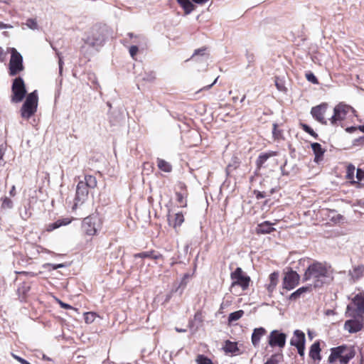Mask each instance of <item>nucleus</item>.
Masks as SVG:
<instances>
[{
    "label": "nucleus",
    "mask_w": 364,
    "mask_h": 364,
    "mask_svg": "<svg viewBox=\"0 0 364 364\" xmlns=\"http://www.w3.org/2000/svg\"><path fill=\"white\" fill-rule=\"evenodd\" d=\"M352 306L355 308L357 314L364 313V296L356 295L353 299Z\"/></svg>",
    "instance_id": "17"
},
{
    "label": "nucleus",
    "mask_w": 364,
    "mask_h": 364,
    "mask_svg": "<svg viewBox=\"0 0 364 364\" xmlns=\"http://www.w3.org/2000/svg\"><path fill=\"white\" fill-rule=\"evenodd\" d=\"M138 50H139V49L136 46H132L129 48V54L133 59H134V57L136 55Z\"/></svg>",
    "instance_id": "44"
},
{
    "label": "nucleus",
    "mask_w": 364,
    "mask_h": 364,
    "mask_svg": "<svg viewBox=\"0 0 364 364\" xmlns=\"http://www.w3.org/2000/svg\"><path fill=\"white\" fill-rule=\"evenodd\" d=\"M178 4L184 9L186 14H189L191 11L195 9L194 4L190 0H177ZM193 3L197 4H205L209 0H191Z\"/></svg>",
    "instance_id": "15"
},
{
    "label": "nucleus",
    "mask_w": 364,
    "mask_h": 364,
    "mask_svg": "<svg viewBox=\"0 0 364 364\" xmlns=\"http://www.w3.org/2000/svg\"><path fill=\"white\" fill-rule=\"evenodd\" d=\"M21 364H31L29 362H28L26 360L23 359V360H21Z\"/></svg>",
    "instance_id": "58"
},
{
    "label": "nucleus",
    "mask_w": 364,
    "mask_h": 364,
    "mask_svg": "<svg viewBox=\"0 0 364 364\" xmlns=\"http://www.w3.org/2000/svg\"><path fill=\"white\" fill-rule=\"evenodd\" d=\"M177 201L180 203L182 207L186 206V201L184 200L183 196L180 193H176Z\"/></svg>",
    "instance_id": "41"
},
{
    "label": "nucleus",
    "mask_w": 364,
    "mask_h": 364,
    "mask_svg": "<svg viewBox=\"0 0 364 364\" xmlns=\"http://www.w3.org/2000/svg\"><path fill=\"white\" fill-rule=\"evenodd\" d=\"M352 107L343 102L337 105L333 109V114L328 119L332 125H336L338 122L343 121Z\"/></svg>",
    "instance_id": "8"
},
{
    "label": "nucleus",
    "mask_w": 364,
    "mask_h": 364,
    "mask_svg": "<svg viewBox=\"0 0 364 364\" xmlns=\"http://www.w3.org/2000/svg\"><path fill=\"white\" fill-rule=\"evenodd\" d=\"M272 133H273V135L274 136V137L278 138L279 136V134L277 132V124H273Z\"/></svg>",
    "instance_id": "51"
},
{
    "label": "nucleus",
    "mask_w": 364,
    "mask_h": 364,
    "mask_svg": "<svg viewBox=\"0 0 364 364\" xmlns=\"http://www.w3.org/2000/svg\"><path fill=\"white\" fill-rule=\"evenodd\" d=\"M11 91L12 96L11 100L12 102L18 103L23 100L26 94V89L21 77H17L14 80Z\"/></svg>",
    "instance_id": "6"
},
{
    "label": "nucleus",
    "mask_w": 364,
    "mask_h": 364,
    "mask_svg": "<svg viewBox=\"0 0 364 364\" xmlns=\"http://www.w3.org/2000/svg\"><path fill=\"white\" fill-rule=\"evenodd\" d=\"M355 355V350L353 347H348L346 345L332 348L331 349V355L328 361L333 363L336 360L339 359L341 364H347Z\"/></svg>",
    "instance_id": "2"
},
{
    "label": "nucleus",
    "mask_w": 364,
    "mask_h": 364,
    "mask_svg": "<svg viewBox=\"0 0 364 364\" xmlns=\"http://www.w3.org/2000/svg\"><path fill=\"white\" fill-rule=\"evenodd\" d=\"M225 350L226 352L229 353H235L239 349L237 348V343L235 342H231L230 341H227L225 346Z\"/></svg>",
    "instance_id": "32"
},
{
    "label": "nucleus",
    "mask_w": 364,
    "mask_h": 364,
    "mask_svg": "<svg viewBox=\"0 0 364 364\" xmlns=\"http://www.w3.org/2000/svg\"><path fill=\"white\" fill-rule=\"evenodd\" d=\"M14 208V202L9 198L5 196L1 198V208L3 210H9Z\"/></svg>",
    "instance_id": "30"
},
{
    "label": "nucleus",
    "mask_w": 364,
    "mask_h": 364,
    "mask_svg": "<svg viewBox=\"0 0 364 364\" xmlns=\"http://www.w3.org/2000/svg\"><path fill=\"white\" fill-rule=\"evenodd\" d=\"M13 26L10 24H6L3 22H0V29L12 28Z\"/></svg>",
    "instance_id": "50"
},
{
    "label": "nucleus",
    "mask_w": 364,
    "mask_h": 364,
    "mask_svg": "<svg viewBox=\"0 0 364 364\" xmlns=\"http://www.w3.org/2000/svg\"><path fill=\"white\" fill-rule=\"evenodd\" d=\"M300 356L304 355L305 344L296 347Z\"/></svg>",
    "instance_id": "45"
},
{
    "label": "nucleus",
    "mask_w": 364,
    "mask_h": 364,
    "mask_svg": "<svg viewBox=\"0 0 364 364\" xmlns=\"http://www.w3.org/2000/svg\"><path fill=\"white\" fill-rule=\"evenodd\" d=\"M19 211L21 218L24 220H28L31 215L29 204L24 205Z\"/></svg>",
    "instance_id": "31"
},
{
    "label": "nucleus",
    "mask_w": 364,
    "mask_h": 364,
    "mask_svg": "<svg viewBox=\"0 0 364 364\" xmlns=\"http://www.w3.org/2000/svg\"><path fill=\"white\" fill-rule=\"evenodd\" d=\"M151 251L142 252L134 255L135 257L140 258H150L151 257Z\"/></svg>",
    "instance_id": "43"
},
{
    "label": "nucleus",
    "mask_w": 364,
    "mask_h": 364,
    "mask_svg": "<svg viewBox=\"0 0 364 364\" xmlns=\"http://www.w3.org/2000/svg\"><path fill=\"white\" fill-rule=\"evenodd\" d=\"M272 224L269 221H264L257 225L256 232L257 234H268L275 229L272 226Z\"/></svg>",
    "instance_id": "19"
},
{
    "label": "nucleus",
    "mask_w": 364,
    "mask_h": 364,
    "mask_svg": "<svg viewBox=\"0 0 364 364\" xmlns=\"http://www.w3.org/2000/svg\"><path fill=\"white\" fill-rule=\"evenodd\" d=\"M267 331L263 327L255 328L252 334V343L255 347L258 346L261 338L266 333Z\"/></svg>",
    "instance_id": "18"
},
{
    "label": "nucleus",
    "mask_w": 364,
    "mask_h": 364,
    "mask_svg": "<svg viewBox=\"0 0 364 364\" xmlns=\"http://www.w3.org/2000/svg\"><path fill=\"white\" fill-rule=\"evenodd\" d=\"M58 302L60 304V306L62 308H63V309H73V308L70 305H69L68 304H65V303L61 301L60 300H58Z\"/></svg>",
    "instance_id": "46"
},
{
    "label": "nucleus",
    "mask_w": 364,
    "mask_h": 364,
    "mask_svg": "<svg viewBox=\"0 0 364 364\" xmlns=\"http://www.w3.org/2000/svg\"><path fill=\"white\" fill-rule=\"evenodd\" d=\"M105 42V36L102 31L92 28L90 35L84 40V45L81 47L82 51H83L87 46L98 50L99 47H101Z\"/></svg>",
    "instance_id": "5"
},
{
    "label": "nucleus",
    "mask_w": 364,
    "mask_h": 364,
    "mask_svg": "<svg viewBox=\"0 0 364 364\" xmlns=\"http://www.w3.org/2000/svg\"><path fill=\"white\" fill-rule=\"evenodd\" d=\"M231 279L233 280L231 287L240 286L243 290L249 287L250 278L244 274L242 269L240 267L236 269L231 274Z\"/></svg>",
    "instance_id": "10"
},
{
    "label": "nucleus",
    "mask_w": 364,
    "mask_h": 364,
    "mask_svg": "<svg viewBox=\"0 0 364 364\" xmlns=\"http://www.w3.org/2000/svg\"><path fill=\"white\" fill-rule=\"evenodd\" d=\"M333 279L330 267L320 262H314L308 267L304 272L303 281H310L309 284L314 288L321 287Z\"/></svg>",
    "instance_id": "1"
},
{
    "label": "nucleus",
    "mask_w": 364,
    "mask_h": 364,
    "mask_svg": "<svg viewBox=\"0 0 364 364\" xmlns=\"http://www.w3.org/2000/svg\"><path fill=\"white\" fill-rule=\"evenodd\" d=\"M128 35H129L131 38H132V37H133V33H129Z\"/></svg>",
    "instance_id": "61"
},
{
    "label": "nucleus",
    "mask_w": 364,
    "mask_h": 364,
    "mask_svg": "<svg viewBox=\"0 0 364 364\" xmlns=\"http://www.w3.org/2000/svg\"><path fill=\"white\" fill-rule=\"evenodd\" d=\"M287 336L277 330L272 331L269 336V345L272 347L283 348L286 343Z\"/></svg>",
    "instance_id": "11"
},
{
    "label": "nucleus",
    "mask_w": 364,
    "mask_h": 364,
    "mask_svg": "<svg viewBox=\"0 0 364 364\" xmlns=\"http://www.w3.org/2000/svg\"><path fill=\"white\" fill-rule=\"evenodd\" d=\"M237 100H238V97H232V100H233V102H236Z\"/></svg>",
    "instance_id": "60"
},
{
    "label": "nucleus",
    "mask_w": 364,
    "mask_h": 364,
    "mask_svg": "<svg viewBox=\"0 0 364 364\" xmlns=\"http://www.w3.org/2000/svg\"><path fill=\"white\" fill-rule=\"evenodd\" d=\"M311 148L315 154L314 161L318 163L323 159L324 150L322 149L321 144L318 143L311 144Z\"/></svg>",
    "instance_id": "21"
},
{
    "label": "nucleus",
    "mask_w": 364,
    "mask_h": 364,
    "mask_svg": "<svg viewBox=\"0 0 364 364\" xmlns=\"http://www.w3.org/2000/svg\"><path fill=\"white\" fill-rule=\"evenodd\" d=\"M245 97H246V96H245V95H244L242 96V97L241 98V100H240V102H244V100H245Z\"/></svg>",
    "instance_id": "59"
},
{
    "label": "nucleus",
    "mask_w": 364,
    "mask_h": 364,
    "mask_svg": "<svg viewBox=\"0 0 364 364\" xmlns=\"http://www.w3.org/2000/svg\"><path fill=\"white\" fill-rule=\"evenodd\" d=\"M279 279V274L277 272H273L269 275V284L267 286L269 292H272L275 289Z\"/></svg>",
    "instance_id": "27"
},
{
    "label": "nucleus",
    "mask_w": 364,
    "mask_h": 364,
    "mask_svg": "<svg viewBox=\"0 0 364 364\" xmlns=\"http://www.w3.org/2000/svg\"><path fill=\"white\" fill-rule=\"evenodd\" d=\"M357 178L358 180H362L364 178V171L360 168L357 170Z\"/></svg>",
    "instance_id": "49"
},
{
    "label": "nucleus",
    "mask_w": 364,
    "mask_h": 364,
    "mask_svg": "<svg viewBox=\"0 0 364 364\" xmlns=\"http://www.w3.org/2000/svg\"><path fill=\"white\" fill-rule=\"evenodd\" d=\"M218 77H216V78L215 79V80L213 81V83H211L210 85H207V86H204L203 87H202L201 89H200V90H198V92L202 91V90H208L210 89V88L213 87V85H215V84L216 83V82H217V80H218Z\"/></svg>",
    "instance_id": "48"
},
{
    "label": "nucleus",
    "mask_w": 364,
    "mask_h": 364,
    "mask_svg": "<svg viewBox=\"0 0 364 364\" xmlns=\"http://www.w3.org/2000/svg\"><path fill=\"white\" fill-rule=\"evenodd\" d=\"M350 171H352V168H350V166H348V172H350Z\"/></svg>",
    "instance_id": "63"
},
{
    "label": "nucleus",
    "mask_w": 364,
    "mask_h": 364,
    "mask_svg": "<svg viewBox=\"0 0 364 364\" xmlns=\"http://www.w3.org/2000/svg\"><path fill=\"white\" fill-rule=\"evenodd\" d=\"M364 267L363 266H357L352 271H349V276L353 281L358 280L363 275Z\"/></svg>",
    "instance_id": "25"
},
{
    "label": "nucleus",
    "mask_w": 364,
    "mask_h": 364,
    "mask_svg": "<svg viewBox=\"0 0 364 364\" xmlns=\"http://www.w3.org/2000/svg\"><path fill=\"white\" fill-rule=\"evenodd\" d=\"M299 280V275L296 272L290 271L287 272L284 278V288L288 290L292 289L298 284Z\"/></svg>",
    "instance_id": "14"
},
{
    "label": "nucleus",
    "mask_w": 364,
    "mask_h": 364,
    "mask_svg": "<svg viewBox=\"0 0 364 364\" xmlns=\"http://www.w3.org/2000/svg\"><path fill=\"white\" fill-rule=\"evenodd\" d=\"M255 193L256 195V198L257 199H261V198H264L267 196L266 193L264 192H261V191H255Z\"/></svg>",
    "instance_id": "47"
},
{
    "label": "nucleus",
    "mask_w": 364,
    "mask_h": 364,
    "mask_svg": "<svg viewBox=\"0 0 364 364\" xmlns=\"http://www.w3.org/2000/svg\"><path fill=\"white\" fill-rule=\"evenodd\" d=\"M306 77L308 80V81H309V82H312L314 84H318V83L316 77L312 73H306Z\"/></svg>",
    "instance_id": "39"
},
{
    "label": "nucleus",
    "mask_w": 364,
    "mask_h": 364,
    "mask_svg": "<svg viewBox=\"0 0 364 364\" xmlns=\"http://www.w3.org/2000/svg\"><path fill=\"white\" fill-rule=\"evenodd\" d=\"M320 352H321L320 343L318 341H316V342L314 343L310 348L309 356L314 360H316V359L320 360L321 359Z\"/></svg>",
    "instance_id": "23"
},
{
    "label": "nucleus",
    "mask_w": 364,
    "mask_h": 364,
    "mask_svg": "<svg viewBox=\"0 0 364 364\" xmlns=\"http://www.w3.org/2000/svg\"><path fill=\"white\" fill-rule=\"evenodd\" d=\"M26 25L28 28L32 30H37L38 28L37 21L35 18L27 19Z\"/></svg>",
    "instance_id": "35"
},
{
    "label": "nucleus",
    "mask_w": 364,
    "mask_h": 364,
    "mask_svg": "<svg viewBox=\"0 0 364 364\" xmlns=\"http://www.w3.org/2000/svg\"><path fill=\"white\" fill-rule=\"evenodd\" d=\"M274 156H276V152L261 154L257 159V166L260 168L269 157Z\"/></svg>",
    "instance_id": "26"
},
{
    "label": "nucleus",
    "mask_w": 364,
    "mask_h": 364,
    "mask_svg": "<svg viewBox=\"0 0 364 364\" xmlns=\"http://www.w3.org/2000/svg\"><path fill=\"white\" fill-rule=\"evenodd\" d=\"M196 362L198 364H212V361L208 358L205 357L203 355H198L196 358Z\"/></svg>",
    "instance_id": "36"
},
{
    "label": "nucleus",
    "mask_w": 364,
    "mask_h": 364,
    "mask_svg": "<svg viewBox=\"0 0 364 364\" xmlns=\"http://www.w3.org/2000/svg\"><path fill=\"white\" fill-rule=\"evenodd\" d=\"M308 334H309V336H311V332H310V331H309Z\"/></svg>",
    "instance_id": "64"
},
{
    "label": "nucleus",
    "mask_w": 364,
    "mask_h": 364,
    "mask_svg": "<svg viewBox=\"0 0 364 364\" xmlns=\"http://www.w3.org/2000/svg\"><path fill=\"white\" fill-rule=\"evenodd\" d=\"M350 171H352V168H350V166H348V172H350Z\"/></svg>",
    "instance_id": "62"
},
{
    "label": "nucleus",
    "mask_w": 364,
    "mask_h": 364,
    "mask_svg": "<svg viewBox=\"0 0 364 364\" xmlns=\"http://www.w3.org/2000/svg\"><path fill=\"white\" fill-rule=\"evenodd\" d=\"M62 67H63V61L61 59L59 60V68H60V72L62 71Z\"/></svg>",
    "instance_id": "57"
},
{
    "label": "nucleus",
    "mask_w": 364,
    "mask_h": 364,
    "mask_svg": "<svg viewBox=\"0 0 364 364\" xmlns=\"http://www.w3.org/2000/svg\"><path fill=\"white\" fill-rule=\"evenodd\" d=\"M13 357H14V358L17 361H18L20 363H21V360H23V358H21V357H19V356H18V355H14V354H13Z\"/></svg>",
    "instance_id": "54"
},
{
    "label": "nucleus",
    "mask_w": 364,
    "mask_h": 364,
    "mask_svg": "<svg viewBox=\"0 0 364 364\" xmlns=\"http://www.w3.org/2000/svg\"><path fill=\"white\" fill-rule=\"evenodd\" d=\"M150 254H151L150 258L153 259L156 261L163 259V258H164L163 255L161 254H160L159 252L154 251V250H151Z\"/></svg>",
    "instance_id": "38"
},
{
    "label": "nucleus",
    "mask_w": 364,
    "mask_h": 364,
    "mask_svg": "<svg viewBox=\"0 0 364 364\" xmlns=\"http://www.w3.org/2000/svg\"><path fill=\"white\" fill-rule=\"evenodd\" d=\"M328 109L327 103H322L311 108V114L313 117L323 124H327L325 114Z\"/></svg>",
    "instance_id": "12"
},
{
    "label": "nucleus",
    "mask_w": 364,
    "mask_h": 364,
    "mask_svg": "<svg viewBox=\"0 0 364 364\" xmlns=\"http://www.w3.org/2000/svg\"><path fill=\"white\" fill-rule=\"evenodd\" d=\"M277 355H272L265 363L264 364H279V361L277 359Z\"/></svg>",
    "instance_id": "42"
},
{
    "label": "nucleus",
    "mask_w": 364,
    "mask_h": 364,
    "mask_svg": "<svg viewBox=\"0 0 364 364\" xmlns=\"http://www.w3.org/2000/svg\"><path fill=\"white\" fill-rule=\"evenodd\" d=\"M305 334L300 330L294 332V337L290 341L291 346L297 347L305 344Z\"/></svg>",
    "instance_id": "16"
},
{
    "label": "nucleus",
    "mask_w": 364,
    "mask_h": 364,
    "mask_svg": "<svg viewBox=\"0 0 364 364\" xmlns=\"http://www.w3.org/2000/svg\"><path fill=\"white\" fill-rule=\"evenodd\" d=\"M38 96L37 90L29 93L24 101L21 109V116L25 119H30L37 112Z\"/></svg>",
    "instance_id": "4"
},
{
    "label": "nucleus",
    "mask_w": 364,
    "mask_h": 364,
    "mask_svg": "<svg viewBox=\"0 0 364 364\" xmlns=\"http://www.w3.org/2000/svg\"><path fill=\"white\" fill-rule=\"evenodd\" d=\"M348 316L353 318L348 320L345 322L344 328L349 333H357L362 330L364 326L363 317L360 314H357L355 308L351 304H348L346 309Z\"/></svg>",
    "instance_id": "3"
},
{
    "label": "nucleus",
    "mask_w": 364,
    "mask_h": 364,
    "mask_svg": "<svg viewBox=\"0 0 364 364\" xmlns=\"http://www.w3.org/2000/svg\"><path fill=\"white\" fill-rule=\"evenodd\" d=\"M88 196V188L82 183V181L78 182L76 188L75 203L74 206H77L78 203L82 204Z\"/></svg>",
    "instance_id": "13"
},
{
    "label": "nucleus",
    "mask_w": 364,
    "mask_h": 364,
    "mask_svg": "<svg viewBox=\"0 0 364 364\" xmlns=\"http://www.w3.org/2000/svg\"><path fill=\"white\" fill-rule=\"evenodd\" d=\"M301 127H302V129H304V131L309 133L312 136H314V137L317 136V134H316V132L309 125L302 124Z\"/></svg>",
    "instance_id": "37"
},
{
    "label": "nucleus",
    "mask_w": 364,
    "mask_h": 364,
    "mask_svg": "<svg viewBox=\"0 0 364 364\" xmlns=\"http://www.w3.org/2000/svg\"><path fill=\"white\" fill-rule=\"evenodd\" d=\"M9 195L11 197H14L16 196V188L15 186H13L9 191Z\"/></svg>",
    "instance_id": "52"
},
{
    "label": "nucleus",
    "mask_w": 364,
    "mask_h": 364,
    "mask_svg": "<svg viewBox=\"0 0 364 364\" xmlns=\"http://www.w3.org/2000/svg\"><path fill=\"white\" fill-rule=\"evenodd\" d=\"M184 221L183 215L181 213H177L174 215V223L173 227L176 228L177 226L181 225V224Z\"/></svg>",
    "instance_id": "34"
},
{
    "label": "nucleus",
    "mask_w": 364,
    "mask_h": 364,
    "mask_svg": "<svg viewBox=\"0 0 364 364\" xmlns=\"http://www.w3.org/2000/svg\"><path fill=\"white\" fill-rule=\"evenodd\" d=\"M244 314V311L242 310H239L235 312L230 314L228 320L229 321H235L240 319Z\"/></svg>",
    "instance_id": "33"
},
{
    "label": "nucleus",
    "mask_w": 364,
    "mask_h": 364,
    "mask_svg": "<svg viewBox=\"0 0 364 364\" xmlns=\"http://www.w3.org/2000/svg\"><path fill=\"white\" fill-rule=\"evenodd\" d=\"M70 222H71V220L68 218L59 219V220H56L55 222L48 225V226L46 228V230L48 232L53 231L61 226L67 225L70 224Z\"/></svg>",
    "instance_id": "20"
},
{
    "label": "nucleus",
    "mask_w": 364,
    "mask_h": 364,
    "mask_svg": "<svg viewBox=\"0 0 364 364\" xmlns=\"http://www.w3.org/2000/svg\"><path fill=\"white\" fill-rule=\"evenodd\" d=\"M82 183L88 188H94L97 186V180L95 177L87 175L85 176V181H82Z\"/></svg>",
    "instance_id": "29"
},
{
    "label": "nucleus",
    "mask_w": 364,
    "mask_h": 364,
    "mask_svg": "<svg viewBox=\"0 0 364 364\" xmlns=\"http://www.w3.org/2000/svg\"><path fill=\"white\" fill-rule=\"evenodd\" d=\"M176 331L177 332H179V333H181V332H186V329L178 328H176Z\"/></svg>",
    "instance_id": "56"
},
{
    "label": "nucleus",
    "mask_w": 364,
    "mask_h": 364,
    "mask_svg": "<svg viewBox=\"0 0 364 364\" xmlns=\"http://www.w3.org/2000/svg\"><path fill=\"white\" fill-rule=\"evenodd\" d=\"M100 227V219L97 215H92L84 218L82 228L83 231L88 235H95Z\"/></svg>",
    "instance_id": "9"
},
{
    "label": "nucleus",
    "mask_w": 364,
    "mask_h": 364,
    "mask_svg": "<svg viewBox=\"0 0 364 364\" xmlns=\"http://www.w3.org/2000/svg\"><path fill=\"white\" fill-rule=\"evenodd\" d=\"M205 50L206 48L205 47L196 50L191 56V59H194L196 60H204L206 62L208 58V55L205 53Z\"/></svg>",
    "instance_id": "22"
},
{
    "label": "nucleus",
    "mask_w": 364,
    "mask_h": 364,
    "mask_svg": "<svg viewBox=\"0 0 364 364\" xmlns=\"http://www.w3.org/2000/svg\"><path fill=\"white\" fill-rule=\"evenodd\" d=\"M157 166L160 170L166 173H170L172 171V166L161 159H157Z\"/></svg>",
    "instance_id": "28"
},
{
    "label": "nucleus",
    "mask_w": 364,
    "mask_h": 364,
    "mask_svg": "<svg viewBox=\"0 0 364 364\" xmlns=\"http://www.w3.org/2000/svg\"><path fill=\"white\" fill-rule=\"evenodd\" d=\"M95 318V314L92 312L86 313L85 315V320L86 323H92Z\"/></svg>",
    "instance_id": "40"
},
{
    "label": "nucleus",
    "mask_w": 364,
    "mask_h": 364,
    "mask_svg": "<svg viewBox=\"0 0 364 364\" xmlns=\"http://www.w3.org/2000/svg\"><path fill=\"white\" fill-rule=\"evenodd\" d=\"M360 129L363 132H364V125L361 126V127H360ZM360 141H361L364 142V136H363V137H360Z\"/></svg>",
    "instance_id": "55"
},
{
    "label": "nucleus",
    "mask_w": 364,
    "mask_h": 364,
    "mask_svg": "<svg viewBox=\"0 0 364 364\" xmlns=\"http://www.w3.org/2000/svg\"><path fill=\"white\" fill-rule=\"evenodd\" d=\"M9 62V74L11 76L17 75L23 70V57L15 48H11Z\"/></svg>",
    "instance_id": "7"
},
{
    "label": "nucleus",
    "mask_w": 364,
    "mask_h": 364,
    "mask_svg": "<svg viewBox=\"0 0 364 364\" xmlns=\"http://www.w3.org/2000/svg\"><path fill=\"white\" fill-rule=\"evenodd\" d=\"M52 266H53V269H57L58 268L63 267L65 265L63 264H53Z\"/></svg>",
    "instance_id": "53"
},
{
    "label": "nucleus",
    "mask_w": 364,
    "mask_h": 364,
    "mask_svg": "<svg viewBox=\"0 0 364 364\" xmlns=\"http://www.w3.org/2000/svg\"><path fill=\"white\" fill-rule=\"evenodd\" d=\"M311 289L312 287L311 285L300 287L290 295L289 299L291 300H296L297 299L300 298L301 296L304 293L311 291Z\"/></svg>",
    "instance_id": "24"
}]
</instances>
